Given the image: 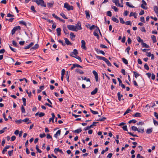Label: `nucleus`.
Segmentation results:
<instances>
[{
	"label": "nucleus",
	"mask_w": 158,
	"mask_h": 158,
	"mask_svg": "<svg viewBox=\"0 0 158 158\" xmlns=\"http://www.w3.org/2000/svg\"><path fill=\"white\" fill-rule=\"evenodd\" d=\"M98 90V89L97 88H96L95 89L91 92V94L92 95H94L97 92Z\"/></svg>",
	"instance_id": "obj_21"
},
{
	"label": "nucleus",
	"mask_w": 158,
	"mask_h": 158,
	"mask_svg": "<svg viewBox=\"0 0 158 158\" xmlns=\"http://www.w3.org/2000/svg\"><path fill=\"white\" fill-rule=\"evenodd\" d=\"M23 121L25 123H27V124L30 123H31V122L29 119L27 118L23 120Z\"/></svg>",
	"instance_id": "obj_14"
},
{
	"label": "nucleus",
	"mask_w": 158,
	"mask_h": 158,
	"mask_svg": "<svg viewBox=\"0 0 158 158\" xmlns=\"http://www.w3.org/2000/svg\"><path fill=\"white\" fill-rule=\"evenodd\" d=\"M81 78L82 80H86L87 82H90V79L89 78H87L86 77H81Z\"/></svg>",
	"instance_id": "obj_49"
},
{
	"label": "nucleus",
	"mask_w": 158,
	"mask_h": 158,
	"mask_svg": "<svg viewBox=\"0 0 158 158\" xmlns=\"http://www.w3.org/2000/svg\"><path fill=\"white\" fill-rule=\"evenodd\" d=\"M125 23L127 25H131V22L130 21H127L125 22Z\"/></svg>",
	"instance_id": "obj_63"
},
{
	"label": "nucleus",
	"mask_w": 158,
	"mask_h": 158,
	"mask_svg": "<svg viewBox=\"0 0 158 158\" xmlns=\"http://www.w3.org/2000/svg\"><path fill=\"white\" fill-rule=\"evenodd\" d=\"M64 7L66 8L68 10H73V6H70L67 3H64Z\"/></svg>",
	"instance_id": "obj_2"
},
{
	"label": "nucleus",
	"mask_w": 158,
	"mask_h": 158,
	"mask_svg": "<svg viewBox=\"0 0 158 158\" xmlns=\"http://www.w3.org/2000/svg\"><path fill=\"white\" fill-rule=\"evenodd\" d=\"M52 16L53 17H54V18H55L56 19H58L59 20H60V18L59 17H58L55 14H54V13L52 14Z\"/></svg>",
	"instance_id": "obj_45"
},
{
	"label": "nucleus",
	"mask_w": 158,
	"mask_h": 158,
	"mask_svg": "<svg viewBox=\"0 0 158 158\" xmlns=\"http://www.w3.org/2000/svg\"><path fill=\"white\" fill-rule=\"evenodd\" d=\"M26 91L27 94H28V96L31 97V92H29L27 89L26 90Z\"/></svg>",
	"instance_id": "obj_48"
},
{
	"label": "nucleus",
	"mask_w": 158,
	"mask_h": 158,
	"mask_svg": "<svg viewBox=\"0 0 158 158\" xmlns=\"http://www.w3.org/2000/svg\"><path fill=\"white\" fill-rule=\"evenodd\" d=\"M152 132V128L148 129H147L146 131V133L149 134L151 133Z\"/></svg>",
	"instance_id": "obj_39"
},
{
	"label": "nucleus",
	"mask_w": 158,
	"mask_h": 158,
	"mask_svg": "<svg viewBox=\"0 0 158 158\" xmlns=\"http://www.w3.org/2000/svg\"><path fill=\"white\" fill-rule=\"evenodd\" d=\"M137 121L135 120H134V119H132V120H130L129 122H128V123H135Z\"/></svg>",
	"instance_id": "obj_55"
},
{
	"label": "nucleus",
	"mask_w": 158,
	"mask_h": 158,
	"mask_svg": "<svg viewBox=\"0 0 158 158\" xmlns=\"http://www.w3.org/2000/svg\"><path fill=\"white\" fill-rule=\"evenodd\" d=\"M126 5L128 6L131 8H134L135 7L133 6L130 5L129 2H126Z\"/></svg>",
	"instance_id": "obj_38"
},
{
	"label": "nucleus",
	"mask_w": 158,
	"mask_h": 158,
	"mask_svg": "<svg viewBox=\"0 0 158 158\" xmlns=\"http://www.w3.org/2000/svg\"><path fill=\"white\" fill-rule=\"evenodd\" d=\"M75 72L77 73H80V74H83L84 73V72L81 70H80L79 69H75Z\"/></svg>",
	"instance_id": "obj_15"
},
{
	"label": "nucleus",
	"mask_w": 158,
	"mask_h": 158,
	"mask_svg": "<svg viewBox=\"0 0 158 158\" xmlns=\"http://www.w3.org/2000/svg\"><path fill=\"white\" fill-rule=\"evenodd\" d=\"M13 150H12L10 151H9L8 152V155L10 156H11L13 155Z\"/></svg>",
	"instance_id": "obj_58"
},
{
	"label": "nucleus",
	"mask_w": 158,
	"mask_h": 158,
	"mask_svg": "<svg viewBox=\"0 0 158 158\" xmlns=\"http://www.w3.org/2000/svg\"><path fill=\"white\" fill-rule=\"evenodd\" d=\"M63 30L65 35L69 34V33L68 32V30L67 29L66 27H63Z\"/></svg>",
	"instance_id": "obj_29"
},
{
	"label": "nucleus",
	"mask_w": 158,
	"mask_h": 158,
	"mask_svg": "<svg viewBox=\"0 0 158 158\" xmlns=\"http://www.w3.org/2000/svg\"><path fill=\"white\" fill-rule=\"evenodd\" d=\"M74 26L76 28L75 29L77 30V31L78 30H80L82 29L81 23L79 21H78L77 23Z\"/></svg>",
	"instance_id": "obj_4"
},
{
	"label": "nucleus",
	"mask_w": 158,
	"mask_h": 158,
	"mask_svg": "<svg viewBox=\"0 0 158 158\" xmlns=\"http://www.w3.org/2000/svg\"><path fill=\"white\" fill-rule=\"evenodd\" d=\"M112 20H113V21L116 23H118L119 22V21L118 19L114 17H112Z\"/></svg>",
	"instance_id": "obj_28"
},
{
	"label": "nucleus",
	"mask_w": 158,
	"mask_h": 158,
	"mask_svg": "<svg viewBox=\"0 0 158 158\" xmlns=\"http://www.w3.org/2000/svg\"><path fill=\"white\" fill-rule=\"evenodd\" d=\"M64 40L65 41V43L67 45H72V44L69 41V40L67 38H64Z\"/></svg>",
	"instance_id": "obj_16"
},
{
	"label": "nucleus",
	"mask_w": 158,
	"mask_h": 158,
	"mask_svg": "<svg viewBox=\"0 0 158 158\" xmlns=\"http://www.w3.org/2000/svg\"><path fill=\"white\" fill-rule=\"evenodd\" d=\"M40 137L41 138H43L46 136V135L45 133L41 134L40 135Z\"/></svg>",
	"instance_id": "obj_62"
},
{
	"label": "nucleus",
	"mask_w": 158,
	"mask_h": 158,
	"mask_svg": "<svg viewBox=\"0 0 158 158\" xmlns=\"http://www.w3.org/2000/svg\"><path fill=\"white\" fill-rule=\"evenodd\" d=\"M60 15L64 19H67L68 18L66 17L65 15L63 13L60 14Z\"/></svg>",
	"instance_id": "obj_51"
},
{
	"label": "nucleus",
	"mask_w": 158,
	"mask_h": 158,
	"mask_svg": "<svg viewBox=\"0 0 158 158\" xmlns=\"http://www.w3.org/2000/svg\"><path fill=\"white\" fill-rule=\"evenodd\" d=\"M133 73L134 74L135 77L136 78L138 77L139 76L140 74L135 71H133Z\"/></svg>",
	"instance_id": "obj_33"
},
{
	"label": "nucleus",
	"mask_w": 158,
	"mask_h": 158,
	"mask_svg": "<svg viewBox=\"0 0 158 158\" xmlns=\"http://www.w3.org/2000/svg\"><path fill=\"white\" fill-rule=\"evenodd\" d=\"M52 117L50 118L49 119V122H50L51 121H52L53 123H54V118H55V116L54 114L53 113L51 114Z\"/></svg>",
	"instance_id": "obj_12"
},
{
	"label": "nucleus",
	"mask_w": 158,
	"mask_h": 158,
	"mask_svg": "<svg viewBox=\"0 0 158 158\" xmlns=\"http://www.w3.org/2000/svg\"><path fill=\"white\" fill-rule=\"evenodd\" d=\"M153 123L154 125L156 126H157V125H158V122L156 121V120L153 119Z\"/></svg>",
	"instance_id": "obj_64"
},
{
	"label": "nucleus",
	"mask_w": 158,
	"mask_h": 158,
	"mask_svg": "<svg viewBox=\"0 0 158 158\" xmlns=\"http://www.w3.org/2000/svg\"><path fill=\"white\" fill-rule=\"evenodd\" d=\"M7 129L6 127H5L3 128V129L0 130V134H2L4 132V130Z\"/></svg>",
	"instance_id": "obj_57"
},
{
	"label": "nucleus",
	"mask_w": 158,
	"mask_h": 158,
	"mask_svg": "<svg viewBox=\"0 0 158 158\" xmlns=\"http://www.w3.org/2000/svg\"><path fill=\"white\" fill-rule=\"evenodd\" d=\"M32 2H36L38 5H40L41 6L46 7V5L43 0H32Z\"/></svg>",
	"instance_id": "obj_1"
},
{
	"label": "nucleus",
	"mask_w": 158,
	"mask_h": 158,
	"mask_svg": "<svg viewBox=\"0 0 158 158\" xmlns=\"http://www.w3.org/2000/svg\"><path fill=\"white\" fill-rule=\"evenodd\" d=\"M78 54V52L77 50L76 49H74L73 52H71L70 54V55L73 57V56H76Z\"/></svg>",
	"instance_id": "obj_5"
},
{
	"label": "nucleus",
	"mask_w": 158,
	"mask_h": 158,
	"mask_svg": "<svg viewBox=\"0 0 158 158\" xmlns=\"http://www.w3.org/2000/svg\"><path fill=\"white\" fill-rule=\"evenodd\" d=\"M120 22L123 24L125 23V22L124 21L123 19L122 18H119Z\"/></svg>",
	"instance_id": "obj_61"
},
{
	"label": "nucleus",
	"mask_w": 158,
	"mask_h": 158,
	"mask_svg": "<svg viewBox=\"0 0 158 158\" xmlns=\"http://www.w3.org/2000/svg\"><path fill=\"white\" fill-rule=\"evenodd\" d=\"M21 111L23 113H25L26 112L24 107L23 106H21Z\"/></svg>",
	"instance_id": "obj_50"
},
{
	"label": "nucleus",
	"mask_w": 158,
	"mask_h": 158,
	"mask_svg": "<svg viewBox=\"0 0 158 158\" xmlns=\"http://www.w3.org/2000/svg\"><path fill=\"white\" fill-rule=\"evenodd\" d=\"M74 64L75 68H76V67L81 68H82V67L80 65L78 64Z\"/></svg>",
	"instance_id": "obj_53"
},
{
	"label": "nucleus",
	"mask_w": 158,
	"mask_h": 158,
	"mask_svg": "<svg viewBox=\"0 0 158 158\" xmlns=\"http://www.w3.org/2000/svg\"><path fill=\"white\" fill-rule=\"evenodd\" d=\"M154 10L155 13L158 15V7L156 6H154Z\"/></svg>",
	"instance_id": "obj_27"
},
{
	"label": "nucleus",
	"mask_w": 158,
	"mask_h": 158,
	"mask_svg": "<svg viewBox=\"0 0 158 158\" xmlns=\"http://www.w3.org/2000/svg\"><path fill=\"white\" fill-rule=\"evenodd\" d=\"M142 4L141 6V8L145 10L147 9V7L144 6V5L146 6L147 5V3L144 0H142Z\"/></svg>",
	"instance_id": "obj_8"
},
{
	"label": "nucleus",
	"mask_w": 158,
	"mask_h": 158,
	"mask_svg": "<svg viewBox=\"0 0 158 158\" xmlns=\"http://www.w3.org/2000/svg\"><path fill=\"white\" fill-rule=\"evenodd\" d=\"M142 45L143 47H145L147 48H149L150 47L149 45L143 42L142 43Z\"/></svg>",
	"instance_id": "obj_24"
},
{
	"label": "nucleus",
	"mask_w": 158,
	"mask_h": 158,
	"mask_svg": "<svg viewBox=\"0 0 158 158\" xmlns=\"http://www.w3.org/2000/svg\"><path fill=\"white\" fill-rule=\"evenodd\" d=\"M53 4L54 2L51 3L48 2L47 3V6L48 7H52L53 6Z\"/></svg>",
	"instance_id": "obj_26"
},
{
	"label": "nucleus",
	"mask_w": 158,
	"mask_h": 158,
	"mask_svg": "<svg viewBox=\"0 0 158 158\" xmlns=\"http://www.w3.org/2000/svg\"><path fill=\"white\" fill-rule=\"evenodd\" d=\"M61 29L59 27L56 29V31L57 34V35L59 36H60L61 34Z\"/></svg>",
	"instance_id": "obj_22"
},
{
	"label": "nucleus",
	"mask_w": 158,
	"mask_h": 158,
	"mask_svg": "<svg viewBox=\"0 0 158 158\" xmlns=\"http://www.w3.org/2000/svg\"><path fill=\"white\" fill-rule=\"evenodd\" d=\"M111 8L112 9H114L115 11L118 12V9L115 6H112Z\"/></svg>",
	"instance_id": "obj_43"
},
{
	"label": "nucleus",
	"mask_w": 158,
	"mask_h": 158,
	"mask_svg": "<svg viewBox=\"0 0 158 158\" xmlns=\"http://www.w3.org/2000/svg\"><path fill=\"white\" fill-rule=\"evenodd\" d=\"M140 20L142 22L145 23L144 18L143 17V16L141 17L140 18Z\"/></svg>",
	"instance_id": "obj_60"
},
{
	"label": "nucleus",
	"mask_w": 158,
	"mask_h": 158,
	"mask_svg": "<svg viewBox=\"0 0 158 158\" xmlns=\"http://www.w3.org/2000/svg\"><path fill=\"white\" fill-rule=\"evenodd\" d=\"M137 131L139 132L143 133L144 132V128H142L139 129Z\"/></svg>",
	"instance_id": "obj_52"
},
{
	"label": "nucleus",
	"mask_w": 158,
	"mask_h": 158,
	"mask_svg": "<svg viewBox=\"0 0 158 158\" xmlns=\"http://www.w3.org/2000/svg\"><path fill=\"white\" fill-rule=\"evenodd\" d=\"M61 131L60 130H58L56 132V134L54 135V136L55 138H57L58 135H60V134Z\"/></svg>",
	"instance_id": "obj_19"
},
{
	"label": "nucleus",
	"mask_w": 158,
	"mask_h": 158,
	"mask_svg": "<svg viewBox=\"0 0 158 158\" xmlns=\"http://www.w3.org/2000/svg\"><path fill=\"white\" fill-rule=\"evenodd\" d=\"M31 10H32L34 13L36 12V11L35 10L34 6H31Z\"/></svg>",
	"instance_id": "obj_46"
},
{
	"label": "nucleus",
	"mask_w": 158,
	"mask_h": 158,
	"mask_svg": "<svg viewBox=\"0 0 158 158\" xmlns=\"http://www.w3.org/2000/svg\"><path fill=\"white\" fill-rule=\"evenodd\" d=\"M131 129L132 130L135 131L138 130V129L135 126L131 127Z\"/></svg>",
	"instance_id": "obj_32"
},
{
	"label": "nucleus",
	"mask_w": 158,
	"mask_h": 158,
	"mask_svg": "<svg viewBox=\"0 0 158 158\" xmlns=\"http://www.w3.org/2000/svg\"><path fill=\"white\" fill-rule=\"evenodd\" d=\"M144 68L147 70H148L149 69V67L148 66V64H147L146 63H145L144 65Z\"/></svg>",
	"instance_id": "obj_54"
},
{
	"label": "nucleus",
	"mask_w": 158,
	"mask_h": 158,
	"mask_svg": "<svg viewBox=\"0 0 158 158\" xmlns=\"http://www.w3.org/2000/svg\"><path fill=\"white\" fill-rule=\"evenodd\" d=\"M107 64V65L109 66H111V64L110 63L109 61L106 58L104 60Z\"/></svg>",
	"instance_id": "obj_20"
},
{
	"label": "nucleus",
	"mask_w": 158,
	"mask_h": 158,
	"mask_svg": "<svg viewBox=\"0 0 158 158\" xmlns=\"http://www.w3.org/2000/svg\"><path fill=\"white\" fill-rule=\"evenodd\" d=\"M73 57H74L76 58L77 59H78L80 61V62H82V60L80 57L76 55V56H73Z\"/></svg>",
	"instance_id": "obj_41"
},
{
	"label": "nucleus",
	"mask_w": 158,
	"mask_h": 158,
	"mask_svg": "<svg viewBox=\"0 0 158 158\" xmlns=\"http://www.w3.org/2000/svg\"><path fill=\"white\" fill-rule=\"evenodd\" d=\"M15 122L18 124H20L23 121V120L21 119H19L18 120H16L15 121Z\"/></svg>",
	"instance_id": "obj_56"
},
{
	"label": "nucleus",
	"mask_w": 158,
	"mask_h": 158,
	"mask_svg": "<svg viewBox=\"0 0 158 158\" xmlns=\"http://www.w3.org/2000/svg\"><path fill=\"white\" fill-rule=\"evenodd\" d=\"M85 13L86 15V18L88 19L90 17L89 11L85 10Z\"/></svg>",
	"instance_id": "obj_18"
},
{
	"label": "nucleus",
	"mask_w": 158,
	"mask_h": 158,
	"mask_svg": "<svg viewBox=\"0 0 158 158\" xmlns=\"http://www.w3.org/2000/svg\"><path fill=\"white\" fill-rule=\"evenodd\" d=\"M112 2L113 3H114L115 5L121 7H123V5H120L119 3V2L118 0H113Z\"/></svg>",
	"instance_id": "obj_6"
},
{
	"label": "nucleus",
	"mask_w": 158,
	"mask_h": 158,
	"mask_svg": "<svg viewBox=\"0 0 158 158\" xmlns=\"http://www.w3.org/2000/svg\"><path fill=\"white\" fill-rule=\"evenodd\" d=\"M45 115V113L43 112H40L39 113V116L40 117H41L44 116Z\"/></svg>",
	"instance_id": "obj_47"
},
{
	"label": "nucleus",
	"mask_w": 158,
	"mask_h": 158,
	"mask_svg": "<svg viewBox=\"0 0 158 158\" xmlns=\"http://www.w3.org/2000/svg\"><path fill=\"white\" fill-rule=\"evenodd\" d=\"M54 152L56 154L58 152H59L61 154L63 153L61 149H59V148H55L54 150Z\"/></svg>",
	"instance_id": "obj_11"
},
{
	"label": "nucleus",
	"mask_w": 158,
	"mask_h": 158,
	"mask_svg": "<svg viewBox=\"0 0 158 158\" xmlns=\"http://www.w3.org/2000/svg\"><path fill=\"white\" fill-rule=\"evenodd\" d=\"M137 40L138 41L139 43H142L143 42V40H142L140 38L139 36H138L137 37Z\"/></svg>",
	"instance_id": "obj_42"
},
{
	"label": "nucleus",
	"mask_w": 158,
	"mask_h": 158,
	"mask_svg": "<svg viewBox=\"0 0 158 158\" xmlns=\"http://www.w3.org/2000/svg\"><path fill=\"white\" fill-rule=\"evenodd\" d=\"M39 47V45L38 44H35L33 47L31 48V49H36Z\"/></svg>",
	"instance_id": "obj_37"
},
{
	"label": "nucleus",
	"mask_w": 158,
	"mask_h": 158,
	"mask_svg": "<svg viewBox=\"0 0 158 158\" xmlns=\"http://www.w3.org/2000/svg\"><path fill=\"white\" fill-rule=\"evenodd\" d=\"M129 16L130 17L134 16L135 18L136 19L137 18V14L135 12H131Z\"/></svg>",
	"instance_id": "obj_17"
},
{
	"label": "nucleus",
	"mask_w": 158,
	"mask_h": 158,
	"mask_svg": "<svg viewBox=\"0 0 158 158\" xmlns=\"http://www.w3.org/2000/svg\"><path fill=\"white\" fill-rule=\"evenodd\" d=\"M96 57L98 60H103V61L105 59V57L101 56H96Z\"/></svg>",
	"instance_id": "obj_30"
},
{
	"label": "nucleus",
	"mask_w": 158,
	"mask_h": 158,
	"mask_svg": "<svg viewBox=\"0 0 158 158\" xmlns=\"http://www.w3.org/2000/svg\"><path fill=\"white\" fill-rule=\"evenodd\" d=\"M93 74L94 75L96 81H98V76L97 73L95 70H94L92 72Z\"/></svg>",
	"instance_id": "obj_9"
},
{
	"label": "nucleus",
	"mask_w": 158,
	"mask_h": 158,
	"mask_svg": "<svg viewBox=\"0 0 158 158\" xmlns=\"http://www.w3.org/2000/svg\"><path fill=\"white\" fill-rule=\"evenodd\" d=\"M107 15L110 17H111L112 16V13L111 11H109L107 12Z\"/></svg>",
	"instance_id": "obj_59"
},
{
	"label": "nucleus",
	"mask_w": 158,
	"mask_h": 158,
	"mask_svg": "<svg viewBox=\"0 0 158 158\" xmlns=\"http://www.w3.org/2000/svg\"><path fill=\"white\" fill-rule=\"evenodd\" d=\"M67 27L69 30L73 31H77V30L75 29V27L73 25H68Z\"/></svg>",
	"instance_id": "obj_3"
},
{
	"label": "nucleus",
	"mask_w": 158,
	"mask_h": 158,
	"mask_svg": "<svg viewBox=\"0 0 158 158\" xmlns=\"http://www.w3.org/2000/svg\"><path fill=\"white\" fill-rule=\"evenodd\" d=\"M151 38L154 43H156V37L154 35H152Z\"/></svg>",
	"instance_id": "obj_23"
},
{
	"label": "nucleus",
	"mask_w": 158,
	"mask_h": 158,
	"mask_svg": "<svg viewBox=\"0 0 158 158\" xmlns=\"http://www.w3.org/2000/svg\"><path fill=\"white\" fill-rule=\"evenodd\" d=\"M141 114L138 112L136 113L134 115H133V116L136 117H141Z\"/></svg>",
	"instance_id": "obj_25"
},
{
	"label": "nucleus",
	"mask_w": 158,
	"mask_h": 158,
	"mask_svg": "<svg viewBox=\"0 0 158 158\" xmlns=\"http://www.w3.org/2000/svg\"><path fill=\"white\" fill-rule=\"evenodd\" d=\"M96 27L97 28V29L95 30V31L94 32V35L97 36V37L98 38V39L99 38V36L97 33L98 32H99L101 34V33L100 32V30H99V28L97 27Z\"/></svg>",
	"instance_id": "obj_7"
},
{
	"label": "nucleus",
	"mask_w": 158,
	"mask_h": 158,
	"mask_svg": "<svg viewBox=\"0 0 158 158\" xmlns=\"http://www.w3.org/2000/svg\"><path fill=\"white\" fill-rule=\"evenodd\" d=\"M82 131V130L81 128H79L77 129V130H75L74 131V132L77 133H79L80 132H81Z\"/></svg>",
	"instance_id": "obj_35"
},
{
	"label": "nucleus",
	"mask_w": 158,
	"mask_h": 158,
	"mask_svg": "<svg viewBox=\"0 0 158 158\" xmlns=\"http://www.w3.org/2000/svg\"><path fill=\"white\" fill-rule=\"evenodd\" d=\"M81 47L82 48L86 50V48L85 47V41L83 40H82L81 41Z\"/></svg>",
	"instance_id": "obj_10"
},
{
	"label": "nucleus",
	"mask_w": 158,
	"mask_h": 158,
	"mask_svg": "<svg viewBox=\"0 0 158 158\" xmlns=\"http://www.w3.org/2000/svg\"><path fill=\"white\" fill-rule=\"evenodd\" d=\"M10 147V145H7L6 146L2 151V153L3 154H4L5 152L7 151V149H9Z\"/></svg>",
	"instance_id": "obj_13"
},
{
	"label": "nucleus",
	"mask_w": 158,
	"mask_h": 158,
	"mask_svg": "<svg viewBox=\"0 0 158 158\" xmlns=\"http://www.w3.org/2000/svg\"><path fill=\"white\" fill-rule=\"evenodd\" d=\"M91 112L94 114H98V111H95L92 110L91 109H90Z\"/></svg>",
	"instance_id": "obj_40"
},
{
	"label": "nucleus",
	"mask_w": 158,
	"mask_h": 158,
	"mask_svg": "<svg viewBox=\"0 0 158 158\" xmlns=\"http://www.w3.org/2000/svg\"><path fill=\"white\" fill-rule=\"evenodd\" d=\"M122 60L123 62L126 64H128V61L126 59L124 58H122Z\"/></svg>",
	"instance_id": "obj_31"
},
{
	"label": "nucleus",
	"mask_w": 158,
	"mask_h": 158,
	"mask_svg": "<svg viewBox=\"0 0 158 158\" xmlns=\"http://www.w3.org/2000/svg\"><path fill=\"white\" fill-rule=\"evenodd\" d=\"M36 149L37 151V152L39 153H41L42 152V151L39 148V147L37 145L36 146Z\"/></svg>",
	"instance_id": "obj_44"
},
{
	"label": "nucleus",
	"mask_w": 158,
	"mask_h": 158,
	"mask_svg": "<svg viewBox=\"0 0 158 158\" xmlns=\"http://www.w3.org/2000/svg\"><path fill=\"white\" fill-rule=\"evenodd\" d=\"M75 35H74L73 33L72 32H71L70 34V37L72 40H73V38H74L75 37Z\"/></svg>",
	"instance_id": "obj_34"
},
{
	"label": "nucleus",
	"mask_w": 158,
	"mask_h": 158,
	"mask_svg": "<svg viewBox=\"0 0 158 158\" xmlns=\"http://www.w3.org/2000/svg\"><path fill=\"white\" fill-rule=\"evenodd\" d=\"M19 23L20 24H22L25 26H27V24L26 23L23 21H20L19 22Z\"/></svg>",
	"instance_id": "obj_36"
}]
</instances>
